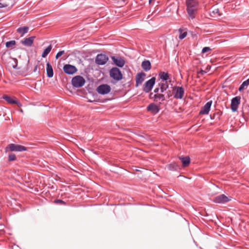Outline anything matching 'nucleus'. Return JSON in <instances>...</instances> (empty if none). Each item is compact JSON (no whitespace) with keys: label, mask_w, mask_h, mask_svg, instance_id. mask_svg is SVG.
<instances>
[{"label":"nucleus","mask_w":249,"mask_h":249,"mask_svg":"<svg viewBox=\"0 0 249 249\" xmlns=\"http://www.w3.org/2000/svg\"><path fill=\"white\" fill-rule=\"evenodd\" d=\"M16 42L15 40H11L9 41H7L6 43V47L7 48H10L13 47L16 44Z\"/></svg>","instance_id":"obj_29"},{"label":"nucleus","mask_w":249,"mask_h":249,"mask_svg":"<svg viewBox=\"0 0 249 249\" xmlns=\"http://www.w3.org/2000/svg\"><path fill=\"white\" fill-rule=\"evenodd\" d=\"M85 83V79L80 75L75 76L71 80V84L75 88H81L84 85Z\"/></svg>","instance_id":"obj_4"},{"label":"nucleus","mask_w":249,"mask_h":249,"mask_svg":"<svg viewBox=\"0 0 249 249\" xmlns=\"http://www.w3.org/2000/svg\"><path fill=\"white\" fill-rule=\"evenodd\" d=\"M109 75L115 82L119 81L123 78L121 71L117 67H113L110 70Z\"/></svg>","instance_id":"obj_2"},{"label":"nucleus","mask_w":249,"mask_h":249,"mask_svg":"<svg viewBox=\"0 0 249 249\" xmlns=\"http://www.w3.org/2000/svg\"><path fill=\"white\" fill-rule=\"evenodd\" d=\"M3 98L9 104H16L19 107L22 106L21 104L15 98H13L7 95L3 96Z\"/></svg>","instance_id":"obj_17"},{"label":"nucleus","mask_w":249,"mask_h":249,"mask_svg":"<svg viewBox=\"0 0 249 249\" xmlns=\"http://www.w3.org/2000/svg\"><path fill=\"white\" fill-rule=\"evenodd\" d=\"M142 67L145 71H147L151 68V63L149 60H144L142 63Z\"/></svg>","instance_id":"obj_19"},{"label":"nucleus","mask_w":249,"mask_h":249,"mask_svg":"<svg viewBox=\"0 0 249 249\" xmlns=\"http://www.w3.org/2000/svg\"><path fill=\"white\" fill-rule=\"evenodd\" d=\"M26 150L27 148L26 147L21 145L16 144L14 143L9 144L7 147H6L5 149L6 152H7L9 151L20 152L26 151Z\"/></svg>","instance_id":"obj_3"},{"label":"nucleus","mask_w":249,"mask_h":249,"mask_svg":"<svg viewBox=\"0 0 249 249\" xmlns=\"http://www.w3.org/2000/svg\"><path fill=\"white\" fill-rule=\"evenodd\" d=\"M212 104V101L208 102L201 108L199 112L200 114H208Z\"/></svg>","instance_id":"obj_14"},{"label":"nucleus","mask_w":249,"mask_h":249,"mask_svg":"<svg viewBox=\"0 0 249 249\" xmlns=\"http://www.w3.org/2000/svg\"><path fill=\"white\" fill-rule=\"evenodd\" d=\"M159 87L160 88V92L163 93L169 87V84L167 82H164L159 84Z\"/></svg>","instance_id":"obj_24"},{"label":"nucleus","mask_w":249,"mask_h":249,"mask_svg":"<svg viewBox=\"0 0 249 249\" xmlns=\"http://www.w3.org/2000/svg\"><path fill=\"white\" fill-rule=\"evenodd\" d=\"M16 160V156L14 154H10L8 156V160L9 161H14Z\"/></svg>","instance_id":"obj_30"},{"label":"nucleus","mask_w":249,"mask_h":249,"mask_svg":"<svg viewBox=\"0 0 249 249\" xmlns=\"http://www.w3.org/2000/svg\"><path fill=\"white\" fill-rule=\"evenodd\" d=\"M249 85V78L246 80V81H244L242 84L240 85L239 90L240 91L243 90L245 89V87H247Z\"/></svg>","instance_id":"obj_28"},{"label":"nucleus","mask_w":249,"mask_h":249,"mask_svg":"<svg viewBox=\"0 0 249 249\" xmlns=\"http://www.w3.org/2000/svg\"><path fill=\"white\" fill-rule=\"evenodd\" d=\"M210 50H211L210 48H209L208 47H204V48H203L202 49V53H207V52H208V51H209Z\"/></svg>","instance_id":"obj_32"},{"label":"nucleus","mask_w":249,"mask_h":249,"mask_svg":"<svg viewBox=\"0 0 249 249\" xmlns=\"http://www.w3.org/2000/svg\"><path fill=\"white\" fill-rule=\"evenodd\" d=\"M52 49V45H49L43 51V53H42L41 56L43 58L45 57L50 53Z\"/></svg>","instance_id":"obj_27"},{"label":"nucleus","mask_w":249,"mask_h":249,"mask_svg":"<svg viewBox=\"0 0 249 249\" xmlns=\"http://www.w3.org/2000/svg\"><path fill=\"white\" fill-rule=\"evenodd\" d=\"M160 90V87H159L158 88H156V89H155L154 90V92L157 94V93H159V90Z\"/></svg>","instance_id":"obj_34"},{"label":"nucleus","mask_w":249,"mask_h":249,"mask_svg":"<svg viewBox=\"0 0 249 249\" xmlns=\"http://www.w3.org/2000/svg\"><path fill=\"white\" fill-rule=\"evenodd\" d=\"M35 38V36H34L26 38L23 40L21 41V43L25 46L30 47L32 45Z\"/></svg>","instance_id":"obj_18"},{"label":"nucleus","mask_w":249,"mask_h":249,"mask_svg":"<svg viewBox=\"0 0 249 249\" xmlns=\"http://www.w3.org/2000/svg\"><path fill=\"white\" fill-rule=\"evenodd\" d=\"M96 91L100 94H107L110 92L111 88L107 84H102L97 87Z\"/></svg>","instance_id":"obj_7"},{"label":"nucleus","mask_w":249,"mask_h":249,"mask_svg":"<svg viewBox=\"0 0 249 249\" xmlns=\"http://www.w3.org/2000/svg\"><path fill=\"white\" fill-rule=\"evenodd\" d=\"M159 76L160 78L165 82H167V80L169 78V74L165 72H160L159 73Z\"/></svg>","instance_id":"obj_26"},{"label":"nucleus","mask_w":249,"mask_h":249,"mask_svg":"<svg viewBox=\"0 0 249 249\" xmlns=\"http://www.w3.org/2000/svg\"><path fill=\"white\" fill-rule=\"evenodd\" d=\"M197 0H186L187 12L190 17L194 18V12L197 10L198 7Z\"/></svg>","instance_id":"obj_1"},{"label":"nucleus","mask_w":249,"mask_h":249,"mask_svg":"<svg viewBox=\"0 0 249 249\" xmlns=\"http://www.w3.org/2000/svg\"><path fill=\"white\" fill-rule=\"evenodd\" d=\"M178 33L179 34L178 38L180 40L185 38L187 36L188 34L186 28H179L178 29Z\"/></svg>","instance_id":"obj_21"},{"label":"nucleus","mask_w":249,"mask_h":249,"mask_svg":"<svg viewBox=\"0 0 249 249\" xmlns=\"http://www.w3.org/2000/svg\"><path fill=\"white\" fill-rule=\"evenodd\" d=\"M146 74L143 72H139L136 76V87L139 86L142 84L144 80V77Z\"/></svg>","instance_id":"obj_13"},{"label":"nucleus","mask_w":249,"mask_h":249,"mask_svg":"<svg viewBox=\"0 0 249 249\" xmlns=\"http://www.w3.org/2000/svg\"><path fill=\"white\" fill-rule=\"evenodd\" d=\"M46 71L47 77L49 78H52L53 77V68L49 62L47 63Z\"/></svg>","instance_id":"obj_22"},{"label":"nucleus","mask_w":249,"mask_h":249,"mask_svg":"<svg viewBox=\"0 0 249 249\" xmlns=\"http://www.w3.org/2000/svg\"><path fill=\"white\" fill-rule=\"evenodd\" d=\"M37 71V66L36 65L35 68H34V72H36Z\"/></svg>","instance_id":"obj_36"},{"label":"nucleus","mask_w":249,"mask_h":249,"mask_svg":"<svg viewBox=\"0 0 249 249\" xmlns=\"http://www.w3.org/2000/svg\"><path fill=\"white\" fill-rule=\"evenodd\" d=\"M179 160L182 162L184 167L187 166L190 162V159L188 156L180 157L179 158Z\"/></svg>","instance_id":"obj_23"},{"label":"nucleus","mask_w":249,"mask_h":249,"mask_svg":"<svg viewBox=\"0 0 249 249\" xmlns=\"http://www.w3.org/2000/svg\"><path fill=\"white\" fill-rule=\"evenodd\" d=\"M150 96V98L153 99L155 102H159L160 103L161 102L165 101L166 99L165 95L161 92L160 93H157L155 94H153V93H151Z\"/></svg>","instance_id":"obj_11"},{"label":"nucleus","mask_w":249,"mask_h":249,"mask_svg":"<svg viewBox=\"0 0 249 249\" xmlns=\"http://www.w3.org/2000/svg\"><path fill=\"white\" fill-rule=\"evenodd\" d=\"M174 97L178 99H182L184 94V90L182 87L175 86L173 89Z\"/></svg>","instance_id":"obj_5"},{"label":"nucleus","mask_w":249,"mask_h":249,"mask_svg":"<svg viewBox=\"0 0 249 249\" xmlns=\"http://www.w3.org/2000/svg\"><path fill=\"white\" fill-rule=\"evenodd\" d=\"M231 200V197H227L225 195L222 194L213 198V201L216 203L224 204Z\"/></svg>","instance_id":"obj_8"},{"label":"nucleus","mask_w":249,"mask_h":249,"mask_svg":"<svg viewBox=\"0 0 249 249\" xmlns=\"http://www.w3.org/2000/svg\"><path fill=\"white\" fill-rule=\"evenodd\" d=\"M64 53V51H61L58 52L55 55V58L56 59H57L59 57H60Z\"/></svg>","instance_id":"obj_31"},{"label":"nucleus","mask_w":249,"mask_h":249,"mask_svg":"<svg viewBox=\"0 0 249 249\" xmlns=\"http://www.w3.org/2000/svg\"><path fill=\"white\" fill-rule=\"evenodd\" d=\"M54 202L56 203H59L61 204H65V202L61 199H56L54 201Z\"/></svg>","instance_id":"obj_33"},{"label":"nucleus","mask_w":249,"mask_h":249,"mask_svg":"<svg viewBox=\"0 0 249 249\" xmlns=\"http://www.w3.org/2000/svg\"><path fill=\"white\" fill-rule=\"evenodd\" d=\"M111 59L116 66L121 68L125 64L124 60L120 57L111 56Z\"/></svg>","instance_id":"obj_15"},{"label":"nucleus","mask_w":249,"mask_h":249,"mask_svg":"<svg viewBox=\"0 0 249 249\" xmlns=\"http://www.w3.org/2000/svg\"><path fill=\"white\" fill-rule=\"evenodd\" d=\"M108 60V56L105 54H98L95 58V63L99 65H105Z\"/></svg>","instance_id":"obj_9"},{"label":"nucleus","mask_w":249,"mask_h":249,"mask_svg":"<svg viewBox=\"0 0 249 249\" xmlns=\"http://www.w3.org/2000/svg\"><path fill=\"white\" fill-rule=\"evenodd\" d=\"M171 95L170 94V91H169V92H168L167 95L166 96V97L167 98H169L171 97Z\"/></svg>","instance_id":"obj_35"},{"label":"nucleus","mask_w":249,"mask_h":249,"mask_svg":"<svg viewBox=\"0 0 249 249\" xmlns=\"http://www.w3.org/2000/svg\"><path fill=\"white\" fill-rule=\"evenodd\" d=\"M200 73L201 74H204V73H206V72L204 71H201L200 72Z\"/></svg>","instance_id":"obj_37"},{"label":"nucleus","mask_w":249,"mask_h":249,"mask_svg":"<svg viewBox=\"0 0 249 249\" xmlns=\"http://www.w3.org/2000/svg\"><path fill=\"white\" fill-rule=\"evenodd\" d=\"M156 78L153 77L147 81L143 86V90L146 92H150L153 88L155 84Z\"/></svg>","instance_id":"obj_6"},{"label":"nucleus","mask_w":249,"mask_h":249,"mask_svg":"<svg viewBox=\"0 0 249 249\" xmlns=\"http://www.w3.org/2000/svg\"><path fill=\"white\" fill-rule=\"evenodd\" d=\"M240 96H236L231 99V108L233 112L237 111L238 106L240 104Z\"/></svg>","instance_id":"obj_10"},{"label":"nucleus","mask_w":249,"mask_h":249,"mask_svg":"<svg viewBox=\"0 0 249 249\" xmlns=\"http://www.w3.org/2000/svg\"><path fill=\"white\" fill-rule=\"evenodd\" d=\"M64 71L68 74H73L77 71L76 68L73 65L66 64L63 67Z\"/></svg>","instance_id":"obj_12"},{"label":"nucleus","mask_w":249,"mask_h":249,"mask_svg":"<svg viewBox=\"0 0 249 249\" xmlns=\"http://www.w3.org/2000/svg\"><path fill=\"white\" fill-rule=\"evenodd\" d=\"M167 167L169 170L176 171L179 168V166L177 163L173 162L168 164Z\"/></svg>","instance_id":"obj_25"},{"label":"nucleus","mask_w":249,"mask_h":249,"mask_svg":"<svg viewBox=\"0 0 249 249\" xmlns=\"http://www.w3.org/2000/svg\"><path fill=\"white\" fill-rule=\"evenodd\" d=\"M29 27L27 26L20 27L17 29V32L21 36H23L25 34L28 33Z\"/></svg>","instance_id":"obj_20"},{"label":"nucleus","mask_w":249,"mask_h":249,"mask_svg":"<svg viewBox=\"0 0 249 249\" xmlns=\"http://www.w3.org/2000/svg\"><path fill=\"white\" fill-rule=\"evenodd\" d=\"M4 6L3 5V4L1 3H0V8H3Z\"/></svg>","instance_id":"obj_38"},{"label":"nucleus","mask_w":249,"mask_h":249,"mask_svg":"<svg viewBox=\"0 0 249 249\" xmlns=\"http://www.w3.org/2000/svg\"><path fill=\"white\" fill-rule=\"evenodd\" d=\"M147 109L153 114H157L160 111L159 107L154 103L150 104L147 107Z\"/></svg>","instance_id":"obj_16"}]
</instances>
